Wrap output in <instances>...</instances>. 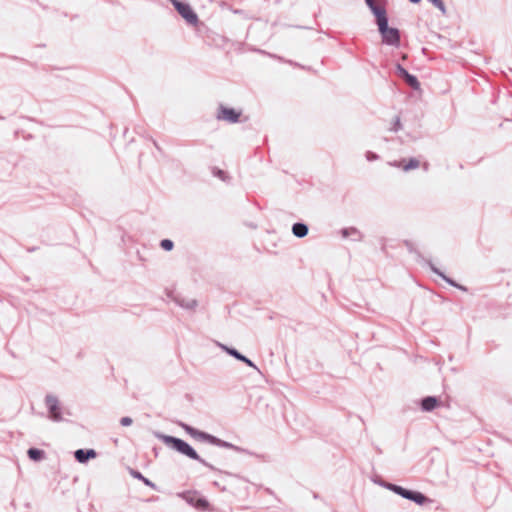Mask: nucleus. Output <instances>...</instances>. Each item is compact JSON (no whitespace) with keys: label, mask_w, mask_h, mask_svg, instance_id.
Returning a JSON list of instances; mask_svg holds the SVG:
<instances>
[{"label":"nucleus","mask_w":512,"mask_h":512,"mask_svg":"<svg viewBox=\"0 0 512 512\" xmlns=\"http://www.w3.org/2000/svg\"><path fill=\"white\" fill-rule=\"evenodd\" d=\"M172 300L182 307L183 309L193 311L198 306V302L194 298H189L181 295H175L172 297Z\"/></svg>","instance_id":"obj_6"},{"label":"nucleus","mask_w":512,"mask_h":512,"mask_svg":"<svg viewBox=\"0 0 512 512\" xmlns=\"http://www.w3.org/2000/svg\"><path fill=\"white\" fill-rule=\"evenodd\" d=\"M157 437L161 439L166 445L171 446L173 449L178 451L179 453L199 461L201 464L205 465L206 467L213 468L212 465H210L208 462H206L204 459H202L197 452L185 441L168 435L163 434H157Z\"/></svg>","instance_id":"obj_1"},{"label":"nucleus","mask_w":512,"mask_h":512,"mask_svg":"<svg viewBox=\"0 0 512 512\" xmlns=\"http://www.w3.org/2000/svg\"><path fill=\"white\" fill-rule=\"evenodd\" d=\"M197 506H198V507H206V506H207V501H206V500H204V499H199V500L197 501Z\"/></svg>","instance_id":"obj_25"},{"label":"nucleus","mask_w":512,"mask_h":512,"mask_svg":"<svg viewBox=\"0 0 512 512\" xmlns=\"http://www.w3.org/2000/svg\"><path fill=\"white\" fill-rule=\"evenodd\" d=\"M378 18H376V24L378 26V31L382 36L383 43L393 46V47H399L400 45V34L399 30L394 27H390L388 25V18L386 13L381 14L380 12L377 13Z\"/></svg>","instance_id":"obj_3"},{"label":"nucleus","mask_w":512,"mask_h":512,"mask_svg":"<svg viewBox=\"0 0 512 512\" xmlns=\"http://www.w3.org/2000/svg\"><path fill=\"white\" fill-rule=\"evenodd\" d=\"M418 166H419V161L418 160L410 159L407 163L406 162L403 163L402 168L405 171H408L410 169H415Z\"/></svg>","instance_id":"obj_19"},{"label":"nucleus","mask_w":512,"mask_h":512,"mask_svg":"<svg viewBox=\"0 0 512 512\" xmlns=\"http://www.w3.org/2000/svg\"><path fill=\"white\" fill-rule=\"evenodd\" d=\"M45 403L49 411V418L55 422L61 421L62 415L58 398L54 395L48 394L45 398Z\"/></svg>","instance_id":"obj_5"},{"label":"nucleus","mask_w":512,"mask_h":512,"mask_svg":"<svg viewBox=\"0 0 512 512\" xmlns=\"http://www.w3.org/2000/svg\"><path fill=\"white\" fill-rule=\"evenodd\" d=\"M132 476L134 478H137V479H140L142 480L147 486H153V484L148 480L146 479L145 477L142 476V474L138 471H132L131 472Z\"/></svg>","instance_id":"obj_21"},{"label":"nucleus","mask_w":512,"mask_h":512,"mask_svg":"<svg viewBox=\"0 0 512 512\" xmlns=\"http://www.w3.org/2000/svg\"><path fill=\"white\" fill-rule=\"evenodd\" d=\"M385 487L387 489L395 492L396 494L402 496L403 498H405L406 493H408L407 489H405L401 486L395 485V484L387 483V484H385Z\"/></svg>","instance_id":"obj_16"},{"label":"nucleus","mask_w":512,"mask_h":512,"mask_svg":"<svg viewBox=\"0 0 512 512\" xmlns=\"http://www.w3.org/2000/svg\"><path fill=\"white\" fill-rule=\"evenodd\" d=\"M429 1L432 2L436 7H438L442 11L444 10L443 3L441 2V0H429Z\"/></svg>","instance_id":"obj_24"},{"label":"nucleus","mask_w":512,"mask_h":512,"mask_svg":"<svg viewBox=\"0 0 512 512\" xmlns=\"http://www.w3.org/2000/svg\"><path fill=\"white\" fill-rule=\"evenodd\" d=\"M367 6L370 8L371 12L374 14L375 18H378V12L381 14H385V9L378 5L375 0H365Z\"/></svg>","instance_id":"obj_13"},{"label":"nucleus","mask_w":512,"mask_h":512,"mask_svg":"<svg viewBox=\"0 0 512 512\" xmlns=\"http://www.w3.org/2000/svg\"><path fill=\"white\" fill-rule=\"evenodd\" d=\"M240 116V112L235 111L232 108L221 107L218 118L229 122H236Z\"/></svg>","instance_id":"obj_7"},{"label":"nucleus","mask_w":512,"mask_h":512,"mask_svg":"<svg viewBox=\"0 0 512 512\" xmlns=\"http://www.w3.org/2000/svg\"><path fill=\"white\" fill-rule=\"evenodd\" d=\"M160 246L161 248H163L164 250L166 251H170L173 249V242L169 239H163L161 242H160Z\"/></svg>","instance_id":"obj_20"},{"label":"nucleus","mask_w":512,"mask_h":512,"mask_svg":"<svg viewBox=\"0 0 512 512\" xmlns=\"http://www.w3.org/2000/svg\"><path fill=\"white\" fill-rule=\"evenodd\" d=\"M217 345L222 349L224 350L226 353H228L229 355L233 356L234 358H236L237 360L241 361L243 358H244V355H242L241 353H239L236 349L234 348H230L224 344H221V343H217Z\"/></svg>","instance_id":"obj_15"},{"label":"nucleus","mask_w":512,"mask_h":512,"mask_svg":"<svg viewBox=\"0 0 512 512\" xmlns=\"http://www.w3.org/2000/svg\"><path fill=\"white\" fill-rule=\"evenodd\" d=\"M75 458L80 463H85L88 459L95 458L96 452L93 449L83 450L78 449L75 451Z\"/></svg>","instance_id":"obj_9"},{"label":"nucleus","mask_w":512,"mask_h":512,"mask_svg":"<svg viewBox=\"0 0 512 512\" xmlns=\"http://www.w3.org/2000/svg\"><path fill=\"white\" fill-rule=\"evenodd\" d=\"M28 457L33 461H41L44 459L45 452L37 448H30L27 451Z\"/></svg>","instance_id":"obj_14"},{"label":"nucleus","mask_w":512,"mask_h":512,"mask_svg":"<svg viewBox=\"0 0 512 512\" xmlns=\"http://www.w3.org/2000/svg\"><path fill=\"white\" fill-rule=\"evenodd\" d=\"M179 425L185 430L186 433H188L191 437H193L194 439H196L198 441L208 442L212 445H216V446L226 448V449H232L236 452L243 451V449H241L240 447H238L232 443L221 440V439H219L211 434H208L206 432L199 431L186 423H180Z\"/></svg>","instance_id":"obj_2"},{"label":"nucleus","mask_w":512,"mask_h":512,"mask_svg":"<svg viewBox=\"0 0 512 512\" xmlns=\"http://www.w3.org/2000/svg\"><path fill=\"white\" fill-rule=\"evenodd\" d=\"M241 361L244 362L246 365L254 368L255 370H257L259 372V368L250 359H248L246 356H244V358Z\"/></svg>","instance_id":"obj_22"},{"label":"nucleus","mask_w":512,"mask_h":512,"mask_svg":"<svg viewBox=\"0 0 512 512\" xmlns=\"http://www.w3.org/2000/svg\"><path fill=\"white\" fill-rule=\"evenodd\" d=\"M437 403L436 397L428 396L422 400L421 406L424 411H432L437 406Z\"/></svg>","instance_id":"obj_11"},{"label":"nucleus","mask_w":512,"mask_h":512,"mask_svg":"<svg viewBox=\"0 0 512 512\" xmlns=\"http://www.w3.org/2000/svg\"><path fill=\"white\" fill-rule=\"evenodd\" d=\"M173 6L178 11V13L182 16V18L191 25H196L198 22L197 14L193 11L191 6L187 3L181 2L179 0H171Z\"/></svg>","instance_id":"obj_4"},{"label":"nucleus","mask_w":512,"mask_h":512,"mask_svg":"<svg viewBox=\"0 0 512 512\" xmlns=\"http://www.w3.org/2000/svg\"><path fill=\"white\" fill-rule=\"evenodd\" d=\"M120 423L122 426H130L133 423V420L130 417H123L121 418Z\"/></svg>","instance_id":"obj_23"},{"label":"nucleus","mask_w":512,"mask_h":512,"mask_svg":"<svg viewBox=\"0 0 512 512\" xmlns=\"http://www.w3.org/2000/svg\"><path fill=\"white\" fill-rule=\"evenodd\" d=\"M400 74L405 78V80L408 82L410 86H412L415 89L419 88V82L416 79V77L410 75L405 69L399 67Z\"/></svg>","instance_id":"obj_12"},{"label":"nucleus","mask_w":512,"mask_h":512,"mask_svg":"<svg viewBox=\"0 0 512 512\" xmlns=\"http://www.w3.org/2000/svg\"><path fill=\"white\" fill-rule=\"evenodd\" d=\"M292 232L296 237L302 238L308 233V226H292Z\"/></svg>","instance_id":"obj_17"},{"label":"nucleus","mask_w":512,"mask_h":512,"mask_svg":"<svg viewBox=\"0 0 512 512\" xmlns=\"http://www.w3.org/2000/svg\"><path fill=\"white\" fill-rule=\"evenodd\" d=\"M340 234L344 239H351L353 241L361 239V233L354 226L341 229Z\"/></svg>","instance_id":"obj_8"},{"label":"nucleus","mask_w":512,"mask_h":512,"mask_svg":"<svg viewBox=\"0 0 512 512\" xmlns=\"http://www.w3.org/2000/svg\"><path fill=\"white\" fill-rule=\"evenodd\" d=\"M431 269L434 273H436L437 275H439L440 277H442L446 282H448L450 285L452 286H456V287H459L461 288L459 285H457L453 280H451L450 278H448L446 275H444L439 269H437L435 266L431 265Z\"/></svg>","instance_id":"obj_18"},{"label":"nucleus","mask_w":512,"mask_h":512,"mask_svg":"<svg viewBox=\"0 0 512 512\" xmlns=\"http://www.w3.org/2000/svg\"><path fill=\"white\" fill-rule=\"evenodd\" d=\"M405 499L414 501L415 503H417L419 505L424 504L428 500L426 498V496H424L422 493L411 491V490H408V493H406V495H405Z\"/></svg>","instance_id":"obj_10"},{"label":"nucleus","mask_w":512,"mask_h":512,"mask_svg":"<svg viewBox=\"0 0 512 512\" xmlns=\"http://www.w3.org/2000/svg\"><path fill=\"white\" fill-rule=\"evenodd\" d=\"M412 3H418L420 0H410Z\"/></svg>","instance_id":"obj_26"}]
</instances>
